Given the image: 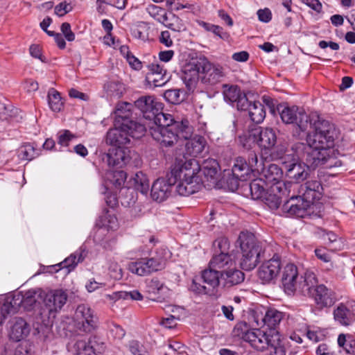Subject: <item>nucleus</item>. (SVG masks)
Listing matches in <instances>:
<instances>
[{
    "label": "nucleus",
    "instance_id": "42",
    "mask_svg": "<svg viewBox=\"0 0 355 355\" xmlns=\"http://www.w3.org/2000/svg\"><path fill=\"white\" fill-rule=\"evenodd\" d=\"M98 225L101 228L107 230H115L117 229L119 224L116 217L106 210L102 216H100Z\"/></svg>",
    "mask_w": 355,
    "mask_h": 355
},
{
    "label": "nucleus",
    "instance_id": "50",
    "mask_svg": "<svg viewBox=\"0 0 355 355\" xmlns=\"http://www.w3.org/2000/svg\"><path fill=\"white\" fill-rule=\"evenodd\" d=\"M105 88L107 95L116 98H120L125 91L123 84L118 81H110L107 83Z\"/></svg>",
    "mask_w": 355,
    "mask_h": 355
},
{
    "label": "nucleus",
    "instance_id": "17",
    "mask_svg": "<svg viewBox=\"0 0 355 355\" xmlns=\"http://www.w3.org/2000/svg\"><path fill=\"white\" fill-rule=\"evenodd\" d=\"M75 319L78 328L85 332H91L97 324V318L94 311L85 304H80L75 312Z\"/></svg>",
    "mask_w": 355,
    "mask_h": 355
},
{
    "label": "nucleus",
    "instance_id": "38",
    "mask_svg": "<svg viewBox=\"0 0 355 355\" xmlns=\"http://www.w3.org/2000/svg\"><path fill=\"white\" fill-rule=\"evenodd\" d=\"M282 196H287V191L283 189V191H271V187L267 191L261 200L272 210L277 209L281 204V198Z\"/></svg>",
    "mask_w": 355,
    "mask_h": 355
},
{
    "label": "nucleus",
    "instance_id": "47",
    "mask_svg": "<svg viewBox=\"0 0 355 355\" xmlns=\"http://www.w3.org/2000/svg\"><path fill=\"white\" fill-rule=\"evenodd\" d=\"M282 319V312L275 309H270L266 311L263 321L269 328H275L280 322Z\"/></svg>",
    "mask_w": 355,
    "mask_h": 355
},
{
    "label": "nucleus",
    "instance_id": "60",
    "mask_svg": "<svg viewBox=\"0 0 355 355\" xmlns=\"http://www.w3.org/2000/svg\"><path fill=\"white\" fill-rule=\"evenodd\" d=\"M192 6L187 1H180V0H168L167 1V8L171 10L178 11L182 9L191 8Z\"/></svg>",
    "mask_w": 355,
    "mask_h": 355
},
{
    "label": "nucleus",
    "instance_id": "7",
    "mask_svg": "<svg viewBox=\"0 0 355 355\" xmlns=\"http://www.w3.org/2000/svg\"><path fill=\"white\" fill-rule=\"evenodd\" d=\"M234 334L259 351L265 349L270 343V338L264 331L257 328L251 329L245 322L237 323Z\"/></svg>",
    "mask_w": 355,
    "mask_h": 355
},
{
    "label": "nucleus",
    "instance_id": "55",
    "mask_svg": "<svg viewBox=\"0 0 355 355\" xmlns=\"http://www.w3.org/2000/svg\"><path fill=\"white\" fill-rule=\"evenodd\" d=\"M219 168L218 163L216 160L211 159L206 160L202 166V171L205 176L214 178L218 173Z\"/></svg>",
    "mask_w": 355,
    "mask_h": 355
},
{
    "label": "nucleus",
    "instance_id": "43",
    "mask_svg": "<svg viewBox=\"0 0 355 355\" xmlns=\"http://www.w3.org/2000/svg\"><path fill=\"white\" fill-rule=\"evenodd\" d=\"M83 260V253L80 251H76L70 256L67 257L59 266H61V269H66L67 273L70 272L73 270L78 263Z\"/></svg>",
    "mask_w": 355,
    "mask_h": 355
},
{
    "label": "nucleus",
    "instance_id": "16",
    "mask_svg": "<svg viewBox=\"0 0 355 355\" xmlns=\"http://www.w3.org/2000/svg\"><path fill=\"white\" fill-rule=\"evenodd\" d=\"M223 94L224 100L236 107L239 110H245L248 105V99L237 85H223Z\"/></svg>",
    "mask_w": 355,
    "mask_h": 355
},
{
    "label": "nucleus",
    "instance_id": "33",
    "mask_svg": "<svg viewBox=\"0 0 355 355\" xmlns=\"http://www.w3.org/2000/svg\"><path fill=\"white\" fill-rule=\"evenodd\" d=\"M234 263L231 255L228 252H223L214 254L210 260L209 265V267H212L216 270L221 269L225 270L234 266Z\"/></svg>",
    "mask_w": 355,
    "mask_h": 355
},
{
    "label": "nucleus",
    "instance_id": "21",
    "mask_svg": "<svg viewBox=\"0 0 355 355\" xmlns=\"http://www.w3.org/2000/svg\"><path fill=\"white\" fill-rule=\"evenodd\" d=\"M123 124L117 125L114 123V128L107 133L106 142L112 146H125L130 143L129 135L125 131Z\"/></svg>",
    "mask_w": 355,
    "mask_h": 355
},
{
    "label": "nucleus",
    "instance_id": "34",
    "mask_svg": "<svg viewBox=\"0 0 355 355\" xmlns=\"http://www.w3.org/2000/svg\"><path fill=\"white\" fill-rule=\"evenodd\" d=\"M201 279L204 283L209 286V288H211V291L213 292L214 295L216 288L218 287L220 284V272L209 266L208 269H205L202 272Z\"/></svg>",
    "mask_w": 355,
    "mask_h": 355
},
{
    "label": "nucleus",
    "instance_id": "45",
    "mask_svg": "<svg viewBox=\"0 0 355 355\" xmlns=\"http://www.w3.org/2000/svg\"><path fill=\"white\" fill-rule=\"evenodd\" d=\"M126 180V173L121 170L111 171L106 173V184L108 182L115 187H120Z\"/></svg>",
    "mask_w": 355,
    "mask_h": 355
},
{
    "label": "nucleus",
    "instance_id": "26",
    "mask_svg": "<svg viewBox=\"0 0 355 355\" xmlns=\"http://www.w3.org/2000/svg\"><path fill=\"white\" fill-rule=\"evenodd\" d=\"M245 279L244 273L235 268H230L220 272V281L225 288L241 284Z\"/></svg>",
    "mask_w": 355,
    "mask_h": 355
},
{
    "label": "nucleus",
    "instance_id": "37",
    "mask_svg": "<svg viewBox=\"0 0 355 355\" xmlns=\"http://www.w3.org/2000/svg\"><path fill=\"white\" fill-rule=\"evenodd\" d=\"M130 184L136 191L143 195H147L149 190V180L147 175L141 171L136 173L130 179Z\"/></svg>",
    "mask_w": 355,
    "mask_h": 355
},
{
    "label": "nucleus",
    "instance_id": "27",
    "mask_svg": "<svg viewBox=\"0 0 355 355\" xmlns=\"http://www.w3.org/2000/svg\"><path fill=\"white\" fill-rule=\"evenodd\" d=\"M258 128V146L264 150H271L277 143L275 130L269 128Z\"/></svg>",
    "mask_w": 355,
    "mask_h": 355
},
{
    "label": "nucleus",
    "instance_id": "25",
    "mask_svg": "<svg viewBox=\"0 0 355 355\" xmlns=\"http://www.w3.org/2000/svg\"><path fill=\"white\" fill-rule=\"evenodd\" d=\"M262 175L264 179V182L266 184H271V191H279V193L282 192L283 190L279 191L272 190V187L276 185H281L282 184H287L288 182H280V180L282 177V169L280 168L277 165L271 164L267 168H264L262 169ZM282 189H284L283 187Z\"/></svg>",
    "mask_w": 355,
    "mask_h": 355
},
{
    "label": "nucleus",
    "instance_id": "52",
    "mask_svg": "<svg viewBox=\"0 0 355 355\" xmlns=\"http://www.w3.org/2000/svg\"><path fill=\"white\" fill-rule=\"evenodd\" d=\"M170 75L167 71L165 73H160L157 75H153V73L146 74V80L149 84L154 87H161L164 85L170 79Z\"/></svg>",
    "mask_w": 355,
    "mask_h": 355
},
{
    "label": "nucleus",
    "instance_id": "28",
    "mask_svg": "<svg viewBox=\"0 0 355 355\" xmlns=\"http://www.w3.org/2000/svg\"><path fill=\"white\" fill-rule=\"evenodd\" d=\"M201 72L205 74L204 78L210 84L218 83L224 76L223 68L220 65H214L206 61L202 66Z\"/></svg>",
    "mask_w": 355,
    "mask_h": 355
},
{
    "label": "nucleus",
    "instance_id": "40",
    "mask_svg": "<svg viewBox=\"0 0 355 355\" xmlns=\"http://www.w3.org/2000/svg\"><path fill=\"white\" fill-rule=\"evenodd\" d=\"M239 143L245 148H250L254 144L258 145V128L249 129L239 137Z\"/></svg>",
    "mask_w": 355,
    "mask_h": 355
},
{
    "label": "nucleus",
    "instance_id": "44",
    "mask_svg": "<svg viewBox=\"0 0 355 355\" xmlns=\"http://www.w3.org/2000/svg\"><path fill=\"white\" fill-rule=\"evenodd\" d=\"M40 150L33 143L25 144L19 150V156L24 159L32 160L40 155Z\"/></svg>",
    "mask_w": 355,
    "mask_h": 355
},
{
    "label": "nucleus",
    "instance_id": "6",
    "mask_svg": "<svg viewBox=\"0 0 355 355\" xmlns=\"http://www.w3.org/2000/svg\"><path fill=\"white\" fill-rule=\"evenodd\" d=\"M168 257V251L165 248L159 249L150 257L141 258L128 264V270L139 276H146L152 272L162 270Z\"/></svg>",
    "mask_w": 355,
    "mask_h": 355
},
{
    "label": "nucleus",
    "instance_id": "46",
    "mask_svg": "<svg viewBox=\"0 0 355 355\" xmlns=\"http://www.w3.org/2000/svg\"><path fill=\"white\" fill-rule=\"evenodd\" d=\"M48 103L51 110L55 112H60L63 107L60 93L53 88L48 92Z\"/></svg>",
    "mask_w": 355,
    "mask_h": 355
},
{
    "label": "nucleus",
    "instance_id": "30",
    "mask_svg": "<svg viewBox=\"0 0 355 355\" xmlns=\"http://www.w3.org/2000/svg\"><path fill=\"white\" fill-rule=\"evenodd\" d=\"M200 67L196 65L188 64L184 67L182 79L189 90L195 88L199 78Z\"/></svg>",
    "mask_w": 355,
    "mask_h": 355
},
{
    "label": "nucleus",
    "instance_id": "18",
    "mask_svg": "<svg viewBox=\"0 0 355 355\" xmlns=\"http://www.w3.org/2000/svg\"><path fill=\"white\" fill-rule=\"evenodd\" d=\"M106 159L110 166L122 168L130 161V150L125 146H112L106 154Z\"/></svg>",
    "mask_w": 355,
    "mask_h": 355
},
{
    "label": "nucleus",
    "instance_id": "11",
    "mask_svg": "<svg viewBox=\"0 0 355 355\" xmlns=\"http://www.w3.org/2000/svg\"><path fill=\"white\" fill-rule=\"evenodd\" d=\"M289 200L282 206V211L286 216H295L303 218L306 215L307 209L313 205L309 200H306L297 191H291L287 196Z\"/></svg>",
    "mask_w": 355,
    "mask_h": 355
},
{
    "label": "nucleus",
    "instance_id": "48",
    "mask_svg": "<svg viewBox=\"0 0 355 355\" xmlns=\"http://www.w3.org/2000/svg\"><path fill=\"white\" fill-rule=\"evenodd\" d=\"M164 20L162 24L173 31L179 32L184 28L182 19L172 12L166 14Z\"/></svg>",
    "mask_w": 355,
    "mask_h": 355
},
{
    "label": "nucleus",
    "instance_id": "31",
    "mask_svg": "<svg viewBox=\"0 0 355 355\" xmlns=\"http://www.w3.org/2000/svg\"><path fill=\"white\" fill-rule=\"evenodd\" d=\"M132 105L130 103H119L114 111V123L119 125L131 121L130 117L132 116Z\"/></svg>",
    "mask_w": 355,
    "mask_h": 355
},
{
    "label": "nucleus",
    "instance_id": "13",
    "mask_svg": "<svg viewBox=\"0 0 355 355\" xmlns=\"http://www.w3.org/2000/svg\"><path fill=\"white\" fill-rule=\"evenodd\" d=\"M150 133L155 140L165 147L172 146L178 138L184 139L180 135V129H176L173 126H150Z\"/></svg>",
    "mask_w": 355,
    "mask_h": 355
},
{
    "label": "nucleus",
    "instance_id": "9",
    "mask_svg": "<svg viewBox=\"0 0 355 355\" xmlns=\"http://www.w3.org/2000/svg\"><path fill=\"white\" fill-rule=\"evenodd\" d=\"M258 162V157L254 152L249 153L248 161L241 157H239L235 159L232 171L236 181L234 185H232V190L238 188V180L246 181L251 178L252 173L254 171H259Z\"/></svg>",
    "mask_w": 355,
    "mask_h": 355
},
{
    "label": "nucleus",
    "instance_id": "56",
    "mask_svg": "<svg viewBox=\"0 0 355 355\" xmlns=\"http://www.w3.org/2000/svg\"><path fill=\"white\" fill-rule=\"evenodd\" d=\"M107 270L111 278L119 280L123 277V270L119 263L114 259L107 261Z\"/></svg>",
    "mask_w": 355,
    "mask_h": 355
},
{
    "label": "nucleus",
    "instance_id": "62",
    "mask_svg": "<svg viewBox=\"0 0 355 355\" xmlns=\"http://www.w3.org/2000/svg\"><path fill=\"white\" fill-rule=\"evenodd\" d=\"M213 245L216 252L218 251L219 253L228 252L230 248V243L227 239L224 237L218 238L214 241Z\"/></svg>",
    "mask_w": 355,
    "mask_h": 355
},
{
    "label": "nucleus",
    "instance_id": "23",
    "mask_svg": "<svg viewBox=\"0 0 355 355\" xmlns=\"http://www.w3.org/2000/svg\"><path fill=\"white\" fill-rule=\"evenodd\" d=\"M304 295H311L315 304L320 309L329 307L334 303L329 291L323 284L317 285L316 283L312 287L311 292Z\"/></svg>",
    "mask_w": 355,
    "mask_h": 355
},
{
    "label": "nucleus",
    "instance_id": "10",
    "mask_svg": "<svg viewBox=\"0 0 355 355\" xmlns=\"http://www.w3.org/2000/svg\"><path fill=\"white\" fill-rule=\"evenodd\" d=\"M279 108L282 121L288 124H295L302 131L311 127L312 114L308 115L304 110L297 106H284Z\"/></svg>",
    "mask_w": 355,
    "mask_h": 355
},
{
    "label": "nucleus",
    "instance_id": "61",
    "mask_svg": "<svg viewBox=\"0 0 355 355\" xmlns=\"http://www.w3.org/2000/svg\"><path fill=\"white\" fill-rule=\"evenodd\" d=\"M73 10V6L71 3H67L66 1L60 2L55 6L54 12L59 17H62L66 14L70 12Z\"/></svg>",
    "mask_w": 355,
    "mask_h": 355
},
{
    "label": "nucleus",
    "instance_id": "8",
    "mask_svg": "<svg viewBox=\"0 0 355 355\" xmlns=\"http://www.w3.org/2000/svg\"><path fill=\"white\" fill-rule=\"evenodd\" d=\"M284 188L288 191V196L291 191H297L298 194H301L306 200H309L312 204L315 200H319L323 190L322 186L320 181L316 180H308L304 184L300 185L297 182H288L287 184H282L272 187V190L279 191Z\"/></svg>",
    "mask_w": 355,
    "mask_h": 355
},
{
    "label": "nucleus",
    "instance_id": "41",
    "mask_svg": "<svg viewBox=\"0 0 355 355\" xmlns=\"http://www.w3.org/2000/svg\"><path fill=\"white\" fill-rule=\"evenodd\" d=\"M266 182L263 178L253 180L249 184V190L251 193L252 198L254 200H261L265 196L266 189L264 184Z\"/></svg>",
    "mask_w": 355,
    "mask_h": 355
},
{
    "label": "nucleus",
    "instance_id": "5",
    "mask_svg": "<svg viewBox=\"0 0 355 355\" xmlns=\"http://www.w3.org/2000/svg\"><path fill=\"white\" fill-rule=\"evenodd\" d=\"M238 242L241 251L240 265L245 270L254 269L259 262L262 253V248L256 240L253 234L250 232H241Z\"/></svg>",
    "mask_w": 355,
    "mask_h": 355
},
{
    "label": "nucleus",
    "instance_id": "3",
    "mask_svg": "<svg viewBox=\"0 0 355 355\" xmlns=\"http://www.w3.org/2000/svg\"><path fill=\"white\" fill-rule=\"evenodd\" d=\"M273 159H279L286 171L287 175L296 180L297 183L306 180L310 168L315 169L318 166H312L303 159V155L294 149V144L290 150L282 148L276 153L271 154Z\"/></svg>",
    "mask_w": 355,
    "mask_h": 355
},
{
    "label": "nucleus",
    "instance_id": "12",
    "mask_svg": "<svg viewBox=\"0 0 355 355\" xmlns=\"http://www.w3.org/2000/svg\"><path fill=\"white\" fill-rule=\"evenodd\" d=\"M68 298L67 291L53 289L49 291L44 298V310L48 312V318H54L66 304Z\"/></svg>",
    "mask_w": 355,
    "mask_h": 355
},
{
    "label": "nucleus",
    "instance_id": "32",
    "mask_svg": "<svg viewBox=\"0 0 355 355\" xmlns=\"http://www.w3.org/2000/svg\"><path fill=\"white\" fill-rule=\"evenodd\" d=\"M29 327L21 318H16L11 327L10 337L15 341H19L29 334Z\"/></svg>",
    "mask_w": 355,
    "mask_h": 355
},
{
    "label": "nucleus",
    "instance_id": "2",
    "mask_svg": "<svg viewBox=\"0 0 355 355\" xmlns=\"http://www.w3.org/2000/svg\"><path fill=\"white\" fill-rule=\"evenodd\" d=\"M200 170L194 159H176L168 178L173 185L177 184L176 191L179 195L188 196L202 188V180L198 175Z\"/></svg>",
    "mask_w": 355,
    "mask_h": 355
},
{
    "label": "nucleus",
    "instance_id": "20",
    "mask_svg": "<svg viewBox=\"0 0 355 355\" xmlns=\"http://www.w3.org/2000/svg\"><path fill=\"white\" fill-rule=\"evenodd\" d=\"M281 269V261L277 256L264 261L258 270L259 278L263 284L269 283L279 275Z\"/></svg>",
    "mask_w": 355,
    "mask_h": 355
},
{
    "label": "nucleus",
    "instance_id": "4",
    "mask_svg": "<svg viewBox=\"0 0 355 355\" xmlns=\"http://www.w3.org/2000/svg\"><path fill=\"white\" fill-rule=\"evenodd\" d=\"M281 281L284 292L288 295H293L296 291L303 294L310 293L312 287L317 283L313 273L300 275L297 266L293 263H288L284 268Z\"/></svg>",
    "mask_w": 355,
    "mask_h": 355
},
{
    "label": "nucleus",
    "instance_id": "22",
    "mask_svg": "<svg viewBox=\"0 0 355 355\" xmlns=\"http://www.w3.org/2000/svg\"><path fill=\"white\" fill-rule=\"evenodd\" d=\"M173 186V183L170 182L168 178V180L164 178L157 179L151 187L150 196L152 199L157 202L164 201L171 195Z\"/></svg>",
    "mask_w": 355,
    "mask_h": 355
},
{
    "label": "nucleus",
    "instance_id": "15",
    "mask_svg": "<svg viewBox=\"0 0 355 355\" xmlns=\"http://www.w3.org/2000/svg\"><path fill=\"white\" fill-rule=\"evenodd\" d=\"M135 105L143 114L150 121H153L159 112L163 110V105L153 96H145L138 98Z\"/></svg>",
    "mask_w": 355,
    "mask_h": 355
},
{
    "label": "nucleus",
    "instance_id": "64",
    "mask_svg": "<svg viewBox=\"0 0 355 355\" xmlns=\"http://www.w3.org/2000/svg\"><path fill=\"white\" fill-rule=\"evenodd\" d=\"M147 69L148 70L147 73H153V75H157L163 73H165L166 69H165L164 65L162 64L158 63L157 61H155L150 64L147 65Z\"/></svg>",
    "mask_w": 355,
    "mask_h": 355
},
{
    "label": "nucleus",
    "instance_id": "58",
    "mask_svg": "<svg viewBox=\"0 0 355 355\" xmlns=\"http://www.w3.org/2000/svg\"><path fill=\"white\" fill-rule=\"evenodd\" d=\"M16 313V311L10 304V301L8 297L5 300L4 302L0 306V326L3 324L7 317L10 315Z\"/></svg>",
    "mask_w": 355,
    "mask_h": 355
},
{
    "label": "nucleus",
    "instance_id": "54",
    "mask_svg": "<svg viewBox=\"0 0 355 355\" xmlns=\"http://www.w3.org/2000/svg\"><path fill=\"white\" fill-rule=\"evenodd\" d=\"M148 27L144 22H139L131 28V35L136 39L145 41L148 37Z\"/></svg>",
    "mask_w": 355,
    "mask_h": 355
},
{
    "label": "nucleus",
    "instance_id": "59",
    "mask_svg": "<svg viewBox=\"0 0 355 355\" xmlns=\"http://www.w3.org/2000/svg\"><path fill=\"white\" fill-rule=\"evenodd\" d=\"M76 138L75 135L68 130H60L58 133V144L62 146H67L69 142Z\"/></svg>",
    "mask_w": 355,
    "mask_h": 355
},
{
    "label": "nucleus",
    "instance_id": "36",
    "mask_svg": "<svg viewBox=\"0 0 355 355\" xmlns=\"http://www.w3.org/2000/svg\"><path fill=\"white\" fill-rule=\"evenodd\" d=\"M246 110L252 121L255 123H261L266 117V111L263 105L259 101L249 103Z\"/></svg>",
    "mask_w": 355,
    "mask_h": 355
},
{
    "label": "nucleus",
    "instance_id": "53",
    "mask_svg": "<svg viewBox=\"0 0 355 355\" xmlns=\"http://www.w3.org/2000/svg\"><path fill=\"white\" fill-rule=\"evenodd\" d=\"M146 10L150 16L158 22L163 24L165 21L164 19L167 12L164 8L154 4H150L146 7Z\"/></svg>",
    "mask_w": 355,
    "mask_h": 355
},
{
    "label": "nucleus",
    "instance_id": "14",
    "mask_svg": "<svg viewBox=\"0 0 355 355\" xmlns=\"http://www.w3.org/2000/svg\"><path fill=\"white\" fill-rule=\"evenodd\" d=\"M153 126H173L176 129H180V135L186 140L191 137L193 132L192 128L189 125L187 120L175 121L171 114H165L162 110L159 112L157 116L153 120Z\"/></svg>",
    "mask_w": 355,
    "mask_h": 355
},
{
    "label": "nucleus",
    "instance_id": "63",
    "mask_svg": "<svg viewBox=\"0 0 355 355\" xmlns=\"http://www.w3.org/2000/svg\"><path fill=\"white\" fill-rule=\"evenodd\" d=\"M164 98L170 103H178L180 100V92L178 89H168L164 94Z\"/></svg>",
    "mask_w": 355,
    "mask_h": 355
},
{
    "label": "nucleus",
    "instance_id": "19",
    "mask_svg": "<svg viewBox=\"0 0 355 355\" xmlns=\"http://www.w3.org/2000/svg\"><path fill=\"white\" fill-rule=\"evenodd\" d=\"M8 299L16 313L21 310L30 311L37 302L36 292L33 290H29L24 293H16L12 297H8Z\"/></svg>",
    "mask_w": 355,
    "mask_h": 355
},
{
    "label": "nucleus",
    "instance_id": "39",
    "mask_svg": "<svg viewBox=\"0 0 355 355\" xmlns=\"http://www.w3.org/2000/svg\"><path fill=\"white\" fill-rule=\"evenodd\" d=\"M125 130L129 135V138L140 139L142 137L146 132V128L144 125L135 121H130L123 124Z\"/></svg>",
    "mask_w": 355,
    "mask_h": 355
},
{
    "label": "nucleus",
    "instance_id": "1",
    "mask_svg": "<svg viewBox=\"0 0 355 355\" xmlns=\"http://www.w3.org/2000/svg\"><path fill=\"white\" fill-rule=\"evenodd\" d=\"M312 126L314 131L307 135V144L296 143L294 149L312 166L324 165L326 168L340 166V161L336 160L330 155L334 152L332 148L338 137V130L328 121H320L319 116L315 114H312Z\"/></svg>",
    "mask_w": 355,
    "mask_h": 355
},
{
    "label": "nucleus",
    "instance_id": "24",
    "mask_svg": "<svg viewBox=\"0 0 355 355\" xmlns=\"http://www.w3.org/2000/svg\"><path fill=\"white\" fill-rule=\"evenodd\" d=\"M146 291L150 299L157 302L164 300L169 294V289L157 278H153L147 282Z\"/></svg>",
    "mask_w": 355,
    "mask_h": 355
},
{
    "label": "nucleus",
    "instance_id": "51",
    "mask_svg": "<svg viewBox=\"0 0 355 355\" xmlns=\"http://www.w3.org/2000/svg\"><path fill=\"white\" fill-rule=\"evenodd\" d=\"M338 343L349 354H355V340L350 336L339 335Z\"/></svg>",
    "mask_w": 355,
    "mask_h": 355
},
{
    "label": "nucleus",
    "instance_id": "29",
    "mask_svg": "<svg viewBox=\"0 0 355 355\" xmlns=\"http://www.w3.org/2000/svg\"><path fill=\"white\" fill-rule=\"evenodd\" d=\"M336 322L343 326H349L355 320V315L352 310L343 304H340L334 311Z\"/></svg>",
    "mask_w": 355,
    "mask_h": 355
},
{
    "label": "nucleus",
    "instance_id": "57",
    "mask_svg": "<svg viewBox=\"0 0 355 355\" xmlns=\"http://www.w3.org/2000/svg\"><path fill=\"white\" fill-rule=\"evenodd\" d=\"M190 290L196 294L198 295H212L213 292L211 291L210 288L201 284L200 279L194 278L189 286Z\"/></svg>",
    "mask_w": 355,
    "mask_h": 355
},
{
    "label": "nucleus",
    "instance_id": "49",
    "mask_svg": "<svg viewBox=\"0 0 355 355\" xmlns=\"http://www.w3.org/2000/svg\"><path fill=\"white\" fill-rule=\"evenodd\" d=\"M270 339V343L266 348L269 350L270 355H286V350L284 344L280 340L279 338L275 336Z\"/></svg>",
    "mask_w": 355,
    "mask_h": 355
},
{
    "label": "nucleus",
    "instance_id": "35",
    "mask_svg": "<svg viewBox=\"0 0 355 355\" xmlns=\"http://www.w3.org/2000/svg\"><path fill=\"white\" fill-rule=\"evenodd\" d=\"M205 146V139L201 136H196L187 141L186 152L191 156L196 157L202 153Z\"/></svg>",
    "mask_w": 355,
    "mask_h": 355
}]
</instances>
